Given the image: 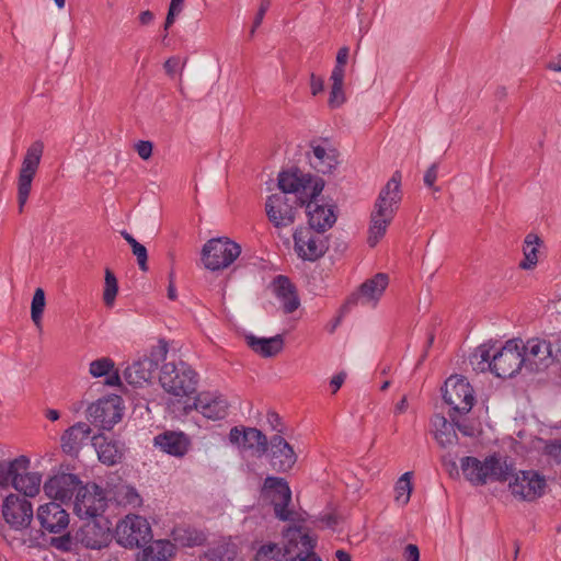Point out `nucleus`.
Instances as JSON below:
<instances>
[{
    "label": "nucleus",
    "instance_id": "obj_28",
    "mask_svg": "<svg viewBox=\"0 0 561 561\" xmlns=\"http://www.w3.org/2000/svg\"><path fill=\"white\" fill-rule=\"evenodd\" d=\"M92 440L102 463L114 466L123 460L126 448L121 440L108 439L102 435L93 436Z\"/></svg>",
    "mask_w": 561,
    "mask_h": 561
},
{
    "label": "nucleus",
    "instance_id": "obj_32",
    "mask_svg": "<svg viewBox=\"0 0 561 561\" xmlns=\"http://www.w3.org/2000/svg\"><path fill=\"white\" fill-rule=\"evenodd\" d=\"M157 369V363L148 357H144L127 366L124 377L129 385L142 386L148 382Z\"/></svg>",
    "mask_w": 561,
    "mask_h": 561
},
{
    "label": "nucleus",
    "instance_id": "obj_9",
    "mask_svg": "<svg viewBox=\"0 0 561 561\" xmlns=\"http://www.w3.org/2000/svg\"><path fill=\"white\" fill-rule=\"evenodd\" d=\"M116 540L126 548L144 547L152 539L148 520L139 515H127L115 529Z\"/></svg>",
    "mask_w": 561,
    "mask_h": 561
},
{
    "label": "nucleus",
    "instance_id": "obj_41",
    "mask_svg": "<svg viewBox=\"0 0 561 561\" xmlns=\"http://www.w3.org/2000/svg\"><path fill=\"white\" fill-rule=\"evenodd\" d=\"M539 243L540 239L536 234L529 233L526 236L523 247L524 260L519 263L520 268L530 270L536 266Z\"/></svg>",
    "mask_w": 561,
    "mask_h": 561
},
{
    "label": "nucleus",
    "instance_id": "obj_46",
    "mask_svg": "<svg viewBox=\"0 0 561 561\" xmlns=\"http://www.w3.org/2000/svg\"><path fill=\"white\" fill-rule=\"evenodd\" d=\"M118 293L117 278L114 273L106 268L104 277L103 301L106 307H113Z\"/></svg>",
    "mask_w": 561,
    "mask_h": 561
},
{
    "label": "nucleus",
    "instance_id": "obj_48",
    "mask_svg": "<svg viewBox=\"0 0 561 561\" xmlns=\"http://www.w3.org/2000/svg\"><path fill=\"white\" fill-rule=\"evenodd\" d=\"M50 545L59 551L69 552L73 550L75 540L70 533L66 530L59 537L51 538Z\"/></svg>",
    "mask_w": 561,
    "mask_h": 561
},
{
    "label": "nucleus",
    "instance_id": "obj_55",
    "mask_svg": "<svg viewBox=\"0 0 561 561\" xmlns=\"http://www.w3.org/2000/svg\"><path fill=\"white\" fill-rule=\"evenodd\" d=\"M437 173L438 165L436 163H433L424 174V184L428 187H433L437 180Z\"/></svg>",
    "mask_w": 561,
    "mask_h": 561
},
{
    "label": "nucleus",
    "instance_id": "obj_11",
    "mask_svg": "<svg viewBox=\"0 0 561 561\" xmlns=\"http://www.w3.org/2000/svg\"><path fill=\"white\" fill-rule=\"evenodd\" d=\"M520 343L519 339L508 340L500 350L494 351L492 364L496 377H514L525 366Z\"/></svg>",
    "mask_w": 561,
    "mask_h": 561
},
{
    "label": "nucleus",
    "instance_id": "obj_17",
    "mask_svg": "<svg viewBox=\"0 0 561 561\" xmlns=\"http://www.w3.org/2000/svg\"><path fill=\"white\" fill-rule=\"evenodd\" d=\"M525 367L530 371H539L551 365L561 348H553L551 342L541 339H530L526 344L520 343Z\"/></svg>",
    "mask_w": 561,
    "mask_h": 561
},
{
    "label": "nucleus",
    "instance_id": "obj_5",
    "mask_svg": "<svg viewBox=\"0 0 561 561\" xmlns=\"http://www.w3.org/2000/svg\"><path fill=\"white\" fill-rule=\"evenodd\" d=\"M241 254V247L227 237L213 238L202 249V262L209 271L229 267Z\"/></svg>",
    "mask_w": 561,
    "mask_h": 561
},
{
    "label": "nucleus",
    "instance_id": "obj_19",
    "mask_svg": "<svg viewBox=\"0 0 561 561\" xmlns=\"http://www.w3.org/2000/svg\"><path fill=\"white\" fill-rule=\"evenodd\" d=\"M508 488L515 497L531 502L545 494L547 481L538 471L522 470L514 476Z\"/></svg>",
    "mask_w": 561,
    "mask_h": 561
},
{
    "label": "nucleus",
    "instance_id": "obj_33",
    "mask_svg": "<svg viewBox=\"0 0 561 561\" xmlns=\"http://www.w3.org/2000/svg\"><path fill=\"white\" fill-rule=\"evenodd\" d=\"M248 346L262 357H273L284 348L283 335L276 334L272 337H257L253 334L245 335Z\"/></svg>",
    "mask_w": 561,
    "mask_h": 561
},
{
    "label": "nucleus",
    "instance_id": "obj_43",
    "mask_svg": "<svg viewBox=\"0 0 561 561\" xmlns=\"http://www.w3.org/2000/svg\"><path fill=\"white\" fill-rule=\"evenodd\" d=\"M237 556L236 545L225 541L208 549L205 553L207 561H232Z\"/></svg>",
    "mask_w": 561,
    "mask_h": 561
},
{
    "label": "nucleus",
    "instance_id": "obj_62",
    "mask_svg": "<svg viewBox=\"0 0 561 561\" xmlns=\"http://www.w3.org/2000/svg\"><path fill=\"white\" fill-rule=\"evenodd\" d=\"M548 69L561 72V54L554 60L549 62Z\"/></svg>",
    "mask_w": 561,
    "mask_h": 561
},
{
    "label": "nucleus",
    "instance_id": "obj_53",
    "mask_svg": "<svg viewBox=\"0 0 561 561\" xmlns=\"http://www.w3.org/2000/svg\"><path fill=\"white\" fill-rule=\"evenodd\" d=\"M152 148H153L152 142L149 140H139L135 146V149H136L138 156L142 160H148L151 157Z\"/></svg>",
    "mask_w": 561,
    "mask_h": 561
},
{
    "label": "nucleus",
    "instance_id": "obj_37",
    "mask_svg": "<svg viewBox=\"0 0 561 561\" xmlns=\"http://www.w3.org/2000/svg\"><path fill=\"white\" fill-rule=\"evenodd\" d=\"M494 345L482 344L476 348L473 354L470 356V364L476 371L484 373L491 371L493 373V353Z\"/></svg>",
    "mask_w": 561,
    "mask_h": 561
},
{
    "label": "nucleus",
    "instance_id": "obj_31",
    "mask_svg": "<svg viewBox=\"0 0 561 561\" xmlns=\"http://www.w3.org/2000/svg\"><path fill=\"white\" fill-rule=\"evenodd\" d=\"M389 284L388 275L385 273H378L374 277L364 282L358 290V300L362 304L376 305L385 293Z\"/></svg>",
    "mask_w": 561,
    "mask_h": 561
},
{
    "label": "nucleus",
    "instance_id": "obj_45",
    "mask_svg": "<svg viewBox=\"0 0 561 561\" xmlns=\"http://www.w3.org/2000/svg\"><path fill=\"white\" fill-rule=\"evenodd\" d=\"M115 500L119 505L137 507L141 504V497L137 490L130 485H121L115 491Z\"/></svg>",
    "mask_w": 561,
    "mask_h": 561
},
{
    "label": "nucleus",
    "instance_id": "obj_54",
    "mask_svg": "<svg viewBox=\"0 0 561 561\" xmlns=\"http://www.w3.org/2000/svg\"><path fill=\"white\" fill-rule=\"evenodd\" d=\"M247 427H238L234 426L229 432V440L233 445H238L242 447L243 435H245Z\"/></svg>",
    "mask_w": 561,
    "mask_h": 561
},
{
    "label": "nucleus",
    "instance_id": "obj_30",
    "mask_svg": "<svg viewBox=\"0 0 561 561\" xmlns=\"http://www.w3.org/2000/svg\"><path fill=\"white\" fill-rule=\"evenodd\" d=\"M274 291L285 313H291L300 306L296 288L288 277L278 275L274 280Z\"/></svg>",
    "mask_w": 561,
    "mask_h": 561
},
{
    "label": "nucleus",
    "instance_id": "obj_8",
    "mask_svg": "<svg viewBox=\"0 0 561 561\" xmlns=\"http://www.w3.org/2000/svg\"><path fill=\"white\" fill-rule=\"evenodd\" d=\"M294 250L304 261L314 262L321 259L329 249V239L310 227H298L294 234Z\"/></svg>",
    "mask_w": 561,
    "mask_h": 561
},
{
    "label": "nucleus",
    "instance_id": "obj_14",
    "mask_svg": "<svg viewBox=\"0 0 561 561\" xmlns=\"http://www.w3.org/2000/svg\"><path fill=\"white\" fill-rule=\"evenodd\" d=\"M262 493L274 506V513L280 520H294L295 513L288 508L291 502V491L284 478L267 477L264 480Z\"/></svg>",
    "mask_w": 561,
    "mask_h": 561
},
{
    "label": "nucleus",
    "instance_id": "obj_60",
    "mask_svg": "<svg viewBox=\"0 0 561 561\" xmlns=\"http://www.w3.org/2000/svg\"><path fill=\"white\" fill-rule=\"evenodd\" d=\"M153 19H154V15L149 10L142 11L139 14V22L141 25H149L153 21Z\"/></svg>",
    "mask_w": 561,
    "mask_h": 561
},
{
    "label": "nucleus",
    "instance_id": "obj_52",
    "mask_svg": "<svg viewBox=\"0 0 561 561\" xmlns=\"http://www.w3.org/2000/svg\"><path fill=\"white\" fill-rule=\"evenodd\" d=\"M131 251H133V254L137 257V263H138L139 268L142 272L148 271V264H147L148 252H147L146 247L142 244H139L138 247L135 248V250H131Z\"/></svg>",
    "mask_w": 561,
    "mask_h": 561
},
{
    "label": "nucleus",
    "instance_id": "obj_29",
    "mask_svg": "<svg viewBox=\"0 0 561 561\" xmlns=\"http://www.w3.org/2000/svg\"><path fill=\"white\" fill-rule=\"evenodd\" d=\"M430 432L442 448H449L458 443V435L454 424L443 414H434L431 417Z\"/></svg>",
    "mask_w": 561,
    "mask_h": 561
},
{
    "label": "nucleus",
    "instance_id": "obj_26",
    "mask_svg": "<svg viewBox=\"0 0 561 561\" xmlns=\"http://www.w3.org/2000/svg\"><path fill=\"white\" fill-rule=\"evenodd\" d=\"M310 147L312 149L309 156L311 167L319 173H331L339 163L336 150L329 145L328 140L312 141Z\"/></svg>",
    "mask_w": 561,
    "mask_h": 561
},
{
    "label": "nucleus",
    "instance_id": "obj_20",
    "mask_svg": "<svg viewBox=\"0 0 561 561\" xmlns=\"http://www.w3.org/2000/svg\"><path fill=\"white\" fill-rule=\"evenodd\" d=\"M82 481L73 473L59 472L49 477L43 484L45 494L61 503L70 502L78 493Z\"/></svg>",
    "mask_w": 561,
    "mask_h": 561
},
{
    "label": "nucleus",
    "instance_id": "obj_51",
    "mask_svg": "<svg viewBox=\"0 0 561 561\" xmlns=\"http://www.w3.org/2000/svg\"><path fill=\"white\" fill-rule=\"evenodd\" d=\"M545 453L558 462H561V439L550 440L545 446Z\"/></svg>",
    "mask_w": 561,
    "mask_h": 561
},
{
    "label": "nucleus",
    "instance_id": "obj_44",
    "mask_svg": "<svg viewBox=\"0 0 561 561\" xmlns=\"http://www.w3.org/2000/svg\"><path fill=\"white\" fill-rule=\"evenodd\" d=\"M330 80L332 85L328 103L331 108H337L345 102L343 90L344 76L331 75Z\"/></svg>",
    "mask_w": 561,
    "mask_h": 561
},
{
    "label": "nucleus",
    "instance_id": "obj_1",
    "mask_svg": "<svg viewBox=\"0 0 561 561\" xmlns=\"http://www.w3.org/2000/svg\"><path fill=\"white\" fill-rule=\"evenodd\" d=\"M402 199L401 174L394 172L381 188L370 214L367 243L374 248L385 237Z\"/></svg>",
    "mask_w": 561,
    "mask_h": 561
},
{
    "label": "nucleus",
    "instance_id": "obj_40",
    "mask_svg": "<svg viewBox=\"0 0 561 561\" xmlns=\"http://www.w3.org/2000/svg\"><path fill=\"white\" fill-rule=\"evenodd\" d=\"M174 541L185 547L201 546L206 540V535L191 527H176L172 531Z\"/></svg>",
    "mask_w": 561,
    "mask_h": 561
},
{
    "label": "nucleus",
    "instance_id": "obj_47",
    "mask_svg": "<svg viewBox=\"0 0 561 561\" xmlns=\"http://www.w3.org/2000/svg\"><path fill=\"white\" fill-rule=\"evenodd\" d=\"M45 305V291L38 287L35 289L31 304V318L37 327H41Z\"/></svg>",
    "mask_w": 561,
    "mask_h": 561
},
{
    "label": "nucleus",
    "instance_id": "obj_49",
    "mask_svg": "<svg viewBox=\"0 0 561 561\" xmlns=\"http://www.w3.org/2000/svg\"><path fill=\"white\" fill-rule=\"evenodd\" d=\"M350 49L348 47L344 46L341 47L336 55V62L335 66L331 72V75L336 76H344L345 77V66L347 64Z\"/></svg>",
    "mask_w": 561,
    "mask_h": 561
},
{
    "label": "nucleus",
    "instance_id": "obj_23",
    "mask_svg": "<svg viewBox=\"0 0 561 561\" xmlns=\"http://www.w3.org/2000/svg\"><path fill=\"white\" fill-rule=\"evenodd\" d=\"M305 204L307 208L308 227L323 233L333 227L336 221L334 205L320 204L318 197H307Z\"/></svg>",
    "mask_w": 561,
    "mask_h": 561
},
{
    "label": "nucleus",
    "instance_id": "obj_2",
    "mask_svg": "<svg viewBox=\"0 0 561 561\" xmlns=\"http://www.w3.org/2000/svg\"><path fill=\"white\" fill-rule=\"evenodd\" d=\"M285 561H321L313 552L314 540L300 527H288L284 531ZM280 549L273 543L262 546L256 552L257 561H282Z\"/></svg>",
    "mask_w": 561,
    "mask_h": 561
},
{
    "label": "nucleus",
    "instance_id": "obj_24",
    "mask_svg": "<svg viewBox=\"0 0 561 561\" xmlns=\"http://www.w3.org/2000/svg\"><path fill=\"white\" fill-rule=\"evenodd\" d=\"M191 445L190 436L181 431H164L153 437L154 447L176 458H183Z\"/></svg>",
    "mask_w": 561,
    "mask_h": 561
},
{
    "label": "nucleus",
    "instance_id": "obj_3",
    "mask_svg": "<svg viewBox=\"0 0 561 561\" xmlns=\"http://www.w3.org/2000/svg\"><path fill=\"white\" fill-rule=\"evenodd\" d=\"M162 389L178 403L190 404L196 393L198 374L187 363L179 359L167 362L160 369Z\"/></svg>",
    "mask_w": 561,
    "mask_h": 561
},
{
    "label": "nucleus",
    "instance_id": "obj_36",
    "mask_svg": "<svg viewBox=\"0 0 561 561\" xmlns=\"http://www.w3.org/2000/svg\"><path fill=\"white\" fill-rule=\"evenodd\" d=\"M41 485L42 474L38 472H30L27 469L19 472V476L14 479L13 488L19 493H22L23 496L35 497L41 491Z\"/></svg>",
    "mask_w": 561,
    "mask_h": 561
},
{
    "label": "nucleus",
    "instance_id": "obj_39",
    "mask_svg": "<svg viewBox=\"0 0 561 561\" xmlns=\"http://www.w3.org/2000/svg\"><path fill=\"white\" fill-rule=\"evenodd\" d=\"M174 551V546L169 540H157L145 548L141 561H168Z\"/></svg>",
    "mask_w": 561,
    "mask_h": 561
},
{
    "label": "nucleus",
    "instance_id": "obj_7",
    "mask_svg": "<svg viewBox=\"0 0 561 561\" xmlns=\"http://www.w3.org/2000/svg\"><path fill=\"white\" fill-rule=\"evenodd\" d=\"M44 152V144L36 140L27 148L18 178L19 211L22 213L28 199L33 179L38 170Z\"/></svg>",
    "mask_w": 561,
    "mask_h": 561
},
{
    "label": "nucleus",
    "instance_id": "obj_63",
    "mask_svg": "<svg viewBox=\"0 0 561 561\" xmlns=\"http://www.w3.org/2000/svg\"><path fill=\"white\" fill-rule=\"evenodd\" d=\"M185 0H171L169 9L174 10L179 13L183 10V4Z\"/></svg>",
    "mask_w": 561,
    "mask_h": 561
},
{
    "label": "nucleus",
    "instance_id": "obj_18",
    "mask_svg": "<svg viewBox=\"0 0 561 561\" xmlns=\"http://www.w3.org/2000/svg\"><path fill=\"white\" fill-rule=\"evenodd\" d=\"M76 539L88 549H102L112 541L111 522L106 517L85 518Z\"/></svg>",
    "mask_w": 561,
    "mask_h": 561
},
{
    "label": "nucleus",
    "instance_id": "obj_25",
    "mask_svg": "<svg viewBox=\"0 0 561 561\" xmlns=\"http://www.w3.org/2000/svg\"><path fill=\"white\" fill-rule=\"evenodd\" d=\"M270 463L273 470L286 472L297 461L293 447L280 435H274L270 440Z\"/></svg>",
    "mask_w": 561,
    "mask_h": 561
},
{
    "label": "nucleus",
    "instance_id": "obj_21",
    "mask_svg": "<svg viewBox=\"0 0 561 561\" xmlns=\"http://www.w3.org/2000/svg\"><path fill=\"white\" fill-rule=\"evenodd\" d=\"M228 408V401L224 396L203 392L194 397L192 403L183 405V412L187 414L192 410H196L203 416L218 421L227 416Z\"/></svg>",
    "mask_w": 561,
    "mask_h": 561
},
{
    "label": "nucleus",
    "instance_id": "obj_27",
    "mask_svg": "<svg viewBox=\"0 0 561 561\" xmlns=\"http://www.w3.org/2000/svg\"><path fill=\"white\" fill-rule=\"evenodd\" d=\"M91 426L85 422H77L61 435L62 451L69 456H78L91 436Z\"/></svg>",
    "mask_w": 561,
    "mask_h": 561
},
{
    "label": "nucleus",
    "instance_id": "obj_61",
    "mask_svg": "<svg viewBox=\"0 0 561 561\" xmlns=\"http://www.w3.org/2000/svg\"><path fill=\"white\" fill-rule=\"evenodd\" d=\"M122 237L125 239V241L131 247V250H135L136 247H138L140 243L126 230L121 231Z\"/></svg>",
    "mask_w": 561,
    "mask_h": 561
},
{
    "label": "nucleus",
    "instance_id": "obj_12",
    "mask_svg": "<svg viewBox=\"0 0 561 561\" xmlns=\"http://www.w3.org/2000/svg\"><path fill=\"white\" fill-rule=\"evenodd\" d=\"M73 505L79 518H98L104 517L107 500L102 488L95 483H88L79 489Z\"/></svg>",
    "mask_w": 561,
    "mask_h": 561
},
{
    "label": "nucleus",
    "instance_id": "obj_6",
    "mask_svg": "<svg viewBox=\"0 0 561 561\" xmlns=\"http://www.w3.org/2000/svg\"><path fill=\"white\" fill-rule=\"evenodd\" d=\"M305 203L306 198L301 196H288L284 193L272 194L265 203L266 216L275 228L289 227L296 220L298 207Z\"/></svg>",
    "mask_w": 561,
    "mask_h": 561
},
{
    "label": "nucleus",
    "instance_id": "obj_59",
    "mask_svg": "<svg viewBox=\"0 0 561 561\" xmlns=\"http://www.w3.org/2000/svg\"><path fill=\"white\" fill-rule=\"evenodd\" d=\"M180 13L174 11V10H171L169 9L168 11V14H167V18H165V22H164V34H163V41L168 37V31L169 28L172 26V24L174 23L175 21V18L179 15Z\"/></svg>",
    "mask_w": 561,
    "mask_h": 561
},
{
    "label": "nucleus",
    "instance_id": "obj_35",
    "mask_svg": "<svg viewBox=\"0 0 561 561\" xmlns=\"http://www.w3.org/2000/svg\"><path fill=\"white\" fill-rule=\"evenodd\" d=\"M89 373L94 378L105 377V385L115 387L121 385V376L115 363L110 357H101L90 363Z\"/></svg>",
    "mask_w": 561,
    "mask_h": 561
},
{
    "label": "nucleus",
    "instance_id": "obj_38",
    "mask_svg": "<svg viewBox=\"0 0 561 561\" xmlns=\"http://www.w3.org/2000/svg\"><path fill=\"white\" fill-rule=\"evenodd\" d=\"M242 447L254 451L257 456H262L268 449V440L262 431L255 427H247Z\"/></svg>",
    "mask_w": 561,
    "mask_h": 561
},
{
    "label": "nucleus",
    "instance_id": "obj_15",
    "mask_svg": "<svg viewBox=\"0 0 561 561\" xmlns=\"http://www.w3.org/2000/svg\"><path fill=\"white\" fill-rule=\"evenodd\" d=\"M122 416L123 409L118 396L99 399L87 409L89 422L100 430H112L122 420Z\"/></svg>",
    "mask_w": 561,
    "mask_h": 561
},
{
    "label": "nucleus",
    "instance_id": "obj_56",
    "mask_svg": "<svg viewBox=\"0 0 561 561\" xmlns=\"http://www.w3.org/2000/svg\"><path fill=\"white\" fill-rule=\"evenodd\" d=\"M403 557L405 561H420V550L416 545L409 543L404 548Z\"/></svg>",
    "mask_w": 561,
    "mask_h": 561
},
{
    "label": "nucleus",
    "instance_id": "obj_50",
    "mask_svg": "<svg viewBox=\"0 0 561 561\" xmlns=\"http://www.w3.org/2000/svg\"><path fill=\"white\" fill-rule=\"evenodd\" d=\"M270 7H271V0H261L259 10L255 14L253 25H252V28L250 32L251 36L254 35L256 28L262 24L263 19L265 16L266 12L268 11Z\"/></svg>",
    "mask_w": 561,
    "mask_h": 561
},
{
    "label": "nucleus",
    "instance_id": "obj_13",
    "mask_svg": "<svg viewBox=\"0 0 561 561\" xmlns=\"http://www.w3.org/2000/svg\"><path fill=\"white\" fill-rule=\"evenodd\" d=\"M1 514L4 522L14 530H23L28 528L33 518V505L18 493L8 494L1 505Z\"/></svg>",
    "mask_w": 561,
    "mask_h": 561
},
{
    "label": "nucleus",
    "instance_id": "obj_57",
    "mask_svg": "<svg viewBox=\"0 0 561 561\" xmlns=\"http://www.w3.org/2000/svg\"><path fill=\"white\" fill-rule=\"evenodd\" d=\"M324 89V82L323 79L316 76L314 73H311L310 76V90L312 95H317L320 92H322Z\"/></svg>",
    "mask_w": 561,
    "mask_h": 561
},
{
    "label": "nucleus",
    "instance_id": "obj_4",
    "mask_svg": "<svg viewBox=\"0 0 561 561\" xmlns=\"http://www.w3.org/2000/svg\"><path fill=\"white\" fill-rule=\"evenodd\" d=\"M465 478L473 485H484L489 480L504 482L514 472V463L507 457L497 454L485 457L483 461L467 456L460 461Z\"/></svg>",
    "mask_w": 561,
    "mask_h": 561
},
{
    "label": "nucleus",
    "instance_id": "obj_22",
    "mask_svg": "<svg viewBox=\"0 0 561 561\" xmlns=\"http://www.w3.org/2000/svg\"><path fill=\"white\" fill-rule=\"evenodd\" d=\"M36 519L44 533L61 534L68 529L69 514L56 502H48L39 505L36 512Z\"/></svg>",
    "mask_w": 561,
    "mask_h": 561
},
{
    "label": "nucleus",
    "instance_id": "obj_58",
    "mask_svg": "<svg viewBox=\"0 0 561 561\" xmlns=\"http://www.w3.org/2000/svg\"><path fill=\"white\" fill-rule=\"evenodd\" d=\"M346 378L345 373H339L334 375L330 380V387L332 388V392L335 393L344 383Z\"/></svg>",
    "mask_w": 561,
    "mask_h": 561
},
{
    "label": "nucleus",
    "instance_id": "obj_42",
    "mask_svg": "<svg viewBox=\"0 0 561 561\" xmlns=\"http://www.w3.org/2000/svg\"><path fill=\"white\" fill-rule=\"evenodd\" d=\"M412 478L413 472L407 471L397 480L394 484V501L401 506L407 505L410 501L413 490Z\"/></svg>",
    "mask_w": 561,
    "mask_h": 561
},
{
    "label": "nucleus",
    "instance_id": "obj_16",
    "mask_svg": "<svg viewBox=\"0 0 561 561\" xmlns=\"http://www.w3.org/2000/svg\"><path fill=\"white\" fill-rule=\"evenodd\" d=\"M443 399L459 414L468 413L476 402L472 387L463 377L458 376H451L445 381Z\"/></svg>",
    "mask_w": 561,
    "mask_h": 561
},
{
    "label": "nucleus",
    "instance_id": "obj_10",
    "mask_svg": "<svg viewBox=\"0 0 561 561\" xmlns=\"http://www.w3.org/2000/svg\"><path fill=\"white\" fill-rule=\"evenodd\" d=\"M324 183L321 179H312L311 175L305 174L298 169L291 171H283L278 175L279 193L296 194L301 197H319L323 190Z\"/></svg>",
    "mask_w": 561,
    "mask_h": 561
},
{
    "label": "nucleus",
    "instance_id": "obj_64",
    "mask_svg": "<svg viewBox=\"0 0 561 561\" xmlns=\"http://www.w3.org/2000/svg\"><path fill=\"white\" fill-rule=\"evenodd\" d=\"M335 556L339 561H352L351 556L344 550H337Z\"/></svg>",
    "mask_w": 561,
    "mask_h": 561
},
{
    "label": "nucleus",
    "instance_id": "obj_34",
    "mask_svg": "<svg viewBox=\"0 0 561 561\" xmlns=\"http://www.w3.org/2000/svg\"><path fill=\"white\" fill-rule=\"evenodd\" d=\"M30 459L23 455L9 461L2 459L0 461V488H13L14 479L19 476V472L27 470L30 468Z\"/></svg>",
    "mask_w": 561,
    "mask_h": 561
}]
</instances>
